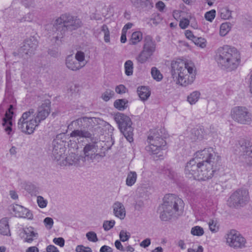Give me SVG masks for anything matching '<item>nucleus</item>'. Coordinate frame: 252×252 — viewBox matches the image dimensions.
I'll return each instance as SVG.
<instances>
[{
  "instance_id": "obj_1",
  "label": "nucleus",
  "mask_w": 252,
  "mask_h": 252,
  "mask_svg": "<svg viewBox=\"0 0 252 252\" xmlns=\"http://www.w3.org/2000/svg\"><path fill=\"white\" fill-rule=\"evenodd\" d=\"M220 157L211 147L198 151L194 158L186 164L185 174L189 178L206 181L212 178L215 169L214 164L220 160Z\"/></svg>"
},
{
  "instance_id": "obj_2",
  "label": "nucleus",
  "mask_w": 252,
  "mask_h": 252,
  "mask_svg": "<svg viewBox=\"0 0 252 252\" xmlns=\"http://www.w3.org/2000/svg\"><path fill=\"white\" fill-rule=\"evenodd\" d=\"M50 106L51 102L47 99L38 107L36 113L33 109L24 112L18 121V128L26 134H32L35 127L48 116L51 111Z\"/></svg>"
},
{
  "instance_id": "obj_3",
  "label": "nucleus",
  "mask_w": 252,
  "mask_h": 252,
  "mask_svg": "<svg viewBox=\"0 0 252 252\" xmlns=\"http://www.w3.org/2000/svg\"><path fill=\"white\" fill-rule=\"evenodd\" d=\"M215 53V60L221 69L231 71L236 69L240 64V53L234 47L223 45L218 48Z\"/></svg>"
},
{
  "instance_id": "obj_4",
  "label": "nucleus",
  "mask_w": 252,
  "mask_h": 252,
  "mask_svg": "<svg viewBox=\"0 0 252 252\" xmlns=\"http://www.w3.org/2000/svg\"><path fill=\"white\" fill-rule=\"evenodd\" d=\"M171 74L174 81L183 86H187L192 83L195 77L194 66L185 62L183 60L177 59L171 64Z\"/></svg>"
},
{
  "instance_id": "obj_5",
  "label": "nucleus",
  "mask_w": 252,
  "mask_h": 252,
  "mask_svg": "<svg viewBox=\"0 0 252 252\" xmlns=\"http://www.w3.org/2000/svg\"><path fill=\"white\" fill-rule=\"evenodd\" d=\"M99 119L95 117H83L72 121L68 128L75 129L71 132L70 137L89 138L91 141L95 142L94 135L90 130L99 123Z\"/></svg>"
},
{
  "instance_id": "obj_6",
  "label": "nucleus",
  "mask_w": 252,
  "mask_h": 252,
  "mask_svg": "<svg viewBox=\"0 0 252 252\" xmlns=\"http://www.w3.org/2000/svg\"><path fill=\"white\" fill-rule=\"evenodd\" d=\"M82 25V21L77 17L67 14H62L56 20L53 26V31L55 29L57 32L55 36L56 40L62 38L66 31L75 30Z\"/></svg>"
},
{
  "instance_id": "obj_7",
  "label": "nucleus",
  "mask_w": 252,
  "mask_h": 252,
  "mask_svg": "<svg viewBox=\"0 0 252 252\" xmlns=\"http://www.w3.org/2000/svg\"><path fill=\"white\" fill-rule=\"evenodd\" d=\"M183 206V201L179 197L173 194H166L158 209L160 219L163 221L168 220L175 212L182 210Z\"/></svg>"
},
{
  "instance_id": "obj_8",
  "label": "nucleus",
  "mask_w": 252,
  "mask_h": 252,
  "mask_svg": "<svg viewBox=\"0 0 252 252\" xmlns=\"http://www.w3.org/2000/svg\"><path fill=\"white\" fill-rule=\"evenodd\" d=\"M164 133L163 128L151 130L147 138L148 145L146 146L145 150L151 154H157L160 150L164 149L166 145Z\"/></svg>"
},
{
  "instance_id": "obj_9",
  "label": "nucleus",
  "mask_w": 252,
  "mask_h": 252,
  "mask_svg": "<svg viewBox=\"0 0 252 252\" xmlns=\"http://www.w3.org/2000/svg\"><path fill=\"white\" fill-rule=\"evenodd\" d=\"M114 120L127 140L129 142L133 141V128L131 126L132 122L130 118L123 113L118 112L114 116Z\"/></svg>"
},
{
  "instance_id": "obj_10",
  "label": "nucleus",
  "mask_w": 252,
  "mask_h": 252,
  "mask_svg": "<svg viewBox=\"0 0 252 252\" xmlns=\"http://www.w3.org/2000/svg\"><path fill=\"white\" fill-rule=\"evenodd\" d=\"M249 199V193L247 190L238 189L229 197L227 204L231 208H238L246 204Z\"/></svg>"
},
{
  "instance_id": "obj_11",
  "label": "nucleus",
  "mask_w": 252,
  "mask_h": 252,
  "mask_svg": "<svg viewBox=\"0 0 252 252\" xmlns=\"http://www.w3.org/2000/svg\"><path fill=\"white\" fill-rule=\"evenodd\" d=\"M233 119L241 124H249L252 122V115L248 109L243 106H236L231 111Z\"/></svg>"
},
{
  "instance_id": "obj_12",
  "label": "nucleus",
  "mask_w": 252,
  "mask_h": 252,
  "mask_svg": "<svg viewBox=\"0 0 252 252\" xmlns=\"http://www.w3.org/2000/svg\"><path fill=\"white\" fill-rule=\"evenodd\" d=\"M226 243L234 248H242L245 247V239L235 230H231L226 236Z\"/></svg>"
},
{
  "instance_id": "obj_13",
  "label": "nucleus",
  "mask_w": 252,
  "mask_h": 252,
  "mask_svg": "<svg viewBox=\"0 0 252 252\" xmlns=\"http://www.w3.org/2000/svg\"><path fill=\"white\" fill-rule=\"evenodd\" d=\"M52 158L54 160L59 161L64 158L65 156V152L66 150L65 147V143L61 139H60L59 136L54 139L52 143Z\"/></svg>"
},
{
  "instance_id": "obj_14",
  "label": "nucleus",
  "mask_w": 252,
  "mask_h": 252,
  "mask_svg": "<svg viewBox=\"0 0 252 252\" xmlns=\"http://www.w3.org/2000/svg\"><path fill=\"white\" fill-rule=\"evenodd\" d=\"M239 144L242 158L248 165H252V144L242 139L239 141Z\"/></svg>"
},
{
  "instance_id": "obj_15",
  "label": "nucleus",
  "mask_w": 252,
  "mask_h": 252,
  "mask_svg": "<svg viewBox=\"0 0 252 252\" xmlns=\"http://www.w3.org/2000/svg\"><path fill=\"white\" fill-rule=\"evenodd\" d=\"M37 45L38 41L35 38L31 37L24 41L20 52L26 55H31L34 53Z\"/></svg>"
},
{
  "instance_id": "obj_16",
  "label": "nucleus",
  "mask_w": 252,
  "mask_h": 252,
  "mask_svg": "<svg viewBox=\"0 0 252 252\" xmlns=\"http://www.w3.org/2000/svg\"><path fill=\"white\" fill-rule=\"evenodd\" d=\"M94 140L95 141H92V143L87 144L84 148L83 152L85 160L93 161L98 155L97 153V146L96 145L97 139L94 137Z\"/></svg>"
},
{
  "instance_id": "obj_17",
  "label": "nucleus",
  "mask_w": 252,
  "mask_h": 252,
  "mask_svg": "<svg viewBox=\"0 0 252 252\" xmlns=\"http://www.w3.org/2000/svg\"><path fill=\"white\" fill-rule=\"evenodd\" d=\"M13 109V105H10L9 107L5 113V116L3 118L2 125L4 127L5 131L8 134L10 135L12 132V118L13 112L12 111Z\"/></svg>"
},
{
  "instance_id": "obj_18",
  "label": "nucleus",
  "mask_w": 252,
  "mask_h": 252,
  "mask_svg": "<svg viewBox=\"0 0 252 252\" xmlns=\"http://www.w3.org/2000/svg\"><path fill=\"white\" fill-rule=\"evenodd\" d=\"M132 6L139 9H149L153 7L152 0H129Z\"/></svg>"
},
{
  "instance_id": "obj_19",
  "label": "nucleus",
  "mask_w": 252,
  "mask_h": 252,
  "mask_svg": "<svg viewBox=\"0 0 252 252\" xmlns=\"http://www.w3.org/2000/svg\"><path fill=\"white\" fill-rule=\"evenodd\" d=\"M156 43L153 38L150 35H147L144 39V44L143 49L146 52L150 53L152 55L156 51Z\"/></svg>"
},
{
  "instance_id": "obj_20",
  "label": "nucleus",
  "mask_w": 252,
  "mask_h": 252,
  "mask_svg": "<svg viewBox=\"0 0 252 252\" xmlns=\"http://www.w3.org/2000/svg\"><path fill=\"white\" fill-rule=\"evenodd\" d=\"M113 211L115 217L123 220L126 217V212L124 205L120 202H115L113 206Z\"/></svg>"
},
{
  "instance_id": "obj_21",
  "label": "nucleus",
  "mask_w": 252,
  "mask_h": 252,
  "mask_svg": "<svg viewBox=\"0 0 252 252\" xmlns=\"http://www.w3.org/2000/svg\"><path fill=\"white\" fill-rule=\"evenodd\" d=\"M13 210L16 216L18 217L28 218L30 220H32L33 218V215L31 211L22 206L17 205L14 207Z\"/></svg>"
},
{
  "instance_id": "obj_22",
  "label": "nucleus",
  "mask_w": 252,
  "mask_h": 252,
  "mask_svg": "<svg viewBox=\"0 0 252 252\" xmlns=\"http://www.w3.org/2000/svg\"><path fill=\"white\" fill-rule=\"evenodd\" d=\"M65 63L67 67L73 71L79 70L83 67L82 65H80L81 63L77 62L71 55L66 58Z\"/></svg>"
},
{
  "instance_id": "obj_23",
  "label": "nucleus",
  "mask_w": 252,
  "mask_h": 252,
  "mask_svg": "<svg viewBox=\"0 0 252 252\" xmlns=\"http://www.w3.org/2000/svg\"><path fill=\"white\" fill-rule=\"evenodd\" d=\"M0 234L3 235H10L8 222L6 218L0 220Z\"/></svg>"
},
{
  "instance_id": "obj_24",
  "label": "nucleus",
  "mask_w": 252,
  "mask_h": 252,
  "mask_svg": "<svg viewBox=\"0 0 252 252\" xmlns=\"http://www.w3.org/2000/svg\"><path fill=\"white\" fill-rule=\"evenodd\" d=\"M137 92L139 97L143 101L147 100L151 94L149 89L145 86L139 87Z\"/></svg>"
},
{
  "instance_id": "obj_25",
  "label": "nucleus",
  "mask_w": 252,
  "mask_h": 252,
  "mask_svg": "<svg viewBox=\"0 0 252 252\" xmlns=\"http://www.w3.org/2000/svg\"><path fill=\"white\" fill-rule=\"evenodd\" d=\"M24 232L26 235L25 241L28 243H31L33 240V238L36 237L38 235L37 233L34 232V228L32 227L25 228Z\"/></svg>"
},
{
  "instance_id": "obj_26",
  "label": "nucleus",
  "mask_w": 252,
  "mask_h": 252,
  "mask_svg": "<svg viewBox=\"0 0 252 252\" xmlns=\"http://www.w3.org/2000/svg\"><path fill=\"white\" fill-rule=\"evenodd\" d=\"M204 135L201 128L193 129L191 132V138L194 141H200L204 138Z\"/></svg>"
},
{
  "instance_id": "obj_27",
  "label": "nucleus",
  "mask_w": 252,
  "mask_h": 252,
  "mask_svg": "<svg viewBox=\"0 0 252 252\" xmlns=\"http://www.w3.org/2000/svg\"><path fill=\"white\" fill-rule=\"evenodd\" d=\"M153 55L150 53L146 52L142 49L140 54L136 58L137 62L141 63H144L148 61Z\"/></svg>"
},
{
  "instance_id": "obj_28",
  "label": "nucleus",
  "mask_w": 252,
  "mask_h": 252,
  "mask_svg": "<svg viewBox=\"0 0 252 252\" xmlns=\"http://www.w3.org/2000/svg\"><path fill=\"white\" fill-rule=\"evenodd\" d=\"M137 178V175L135 171H130L128 173L126 180V185L128 187H131L136 182Z\"/></svg>"
},
{
  "instance_id": "obj_29",
  "label": "nucleus",
  "mask_w": 252,
  "mask_h": 252,
  "mask_svg": "<svg viewBox=\"0 0 252 252\" xmlns=\"http://www.w3.org/2000/svg\"><path fill=\"white\" fill-rule=\"evenodd\" d=\"M128 101L125 99L116 100L114 102V106L120 111L126 109L127 107Z\"/></svg>"
},
{
  "instance_id": "obj_30",
  "label": "nucleus",
  "mask_w": 252,
  "mask_h": 252,
  "mask_svg": "<svg viewBox=\"0 0 252 252\" xmlns=\"http://www.w3.org/2000/svg\"><path fill=\"white\" fill-rule=\"evenodd\" d=\"M142 39V33L140 32H135L131 35L129 40V44L135 45L139 42Z\"/></svg>"
},
{
  "instance_id": "obj_31",
  "label": "nucleus",
  "mask_w": 252,
  "mask_h": 252,
  "mask_svg": "<svg viewBox=\"0 0 252 252\" xmlns=\"http://www.w3.org/2000/svg\"><path fill=\"white\" fill-rule=\"evenodd\" d=\"M64 158L65 161V164L73 165L78 163V157L73 153H71L68 156ZM63 163L64 164V162H63Z\"/></svg>"
},
{
  "instance_id": "obj_32",
  "label": "nucleus",
  "mask_w": 252,
  "mask_h": 252,
  "mask_svg": "<svg viewBox=\"0 0 252 252\" xmlns=\"http://www.w3.org/2000/svg\"><path fill=\"white\" fill-rule=\"evenodd\" d=\"M200 95L199 92L194 91L188 96V101L190 104H194L198 101Z\"/></svg>"
},
{
  "instance_id": "obj_33",
  "label": "nucleus",
  "mask_w": 252,
  "mask_h": 252,
  "mask_svg": "<svg viewBox=\"0 0 252 252\" xmlns=\"http://www.w3.org/2000/svg\"><path fill=\"white\" fill-rule=\"evenodd\" d=\"M231 28V24L230 23H222L220 26V35L222 36H224L226 35L230 30Z\"/></svg>"
},
{
  "instance_id": "obj_34",
  "label": "nucleus",
  "mask_w": 252,
  "mask_h": 252,
  "mask_svg": "<svg viewBox=\"0 0 252 252\" xmlns=\"http://www.w3.org/2000/svg\"><path fill=\"white\" fill-rule=\"evenodd\" d=\"M220 13L222 19H228L231 17V11L227 7L220 8Z\"/></svg>"
},
{
  "instance_id": "obj_35",
  "label": "nucleus",
  "mask_w": 252,
  "mask_h": 252,
  "mask_svg": "<svg viewBox=\"0 0 252 252\" xmlns=\"http://www.w3.org/2000/svg\"><path fill=\"white\" fill-rule=\"evenodd\" d=\"M125 73L127 76L131 75L133 73V64L131 60H127L125 63Z\"/></svg>"
},
{
  "instance_id": "obj_36",
  "label": "nucleus",
  "mask_w": 252,
  "mask_h": 252,
  "mask_svg": "<svg viewBox=\"0 0 252 252\" xmlns=\"http://www.w3.org/2000/svg\"><path fill=\"white\" fill-rule=\"evenodd\" d=\"M76 59L77 62H79L81 65H82V67H84L86 64V62L85 61V54L84 52L82 51H77L75 54V58Z\"/></svg>"
},
{
  "instance_id": "obj_37",
  "label": "nucleus",
  "mask_w": 252,
  "mask_h": 252,
  "mask_svg": "<svg viewBox=\"0 0 252 252\" xmlns=\"http://www.w3.org/2000/svg\"><path fill=\"white\" fill-rule=\"evenodd\" d=\"M151 75L154 79L159 81L162 79V75L157 67H153L151 69Z\"/></svg>"
},
{
  "instance_id": "obj_38",
  "label": "nucleus",
  "mask_w": 252,
  "mask_h": 252,
  "mask_svg": "<svg viewBox=\"0 0 252 252\" xmlns=\"http://www.w3.org/2000/svg\"><path fill=\"white\" fill-rule=\"evenodd\" d=\"M115 94L114 92L110 89H107L102 94L101 98L105 101H108L112 98Z\"/></svg>"
},
{
  "instance_id": "obj_39",
  "label": "nucleus",
  "mask_w": 252,
  "mask_h": 252,
  "mask_svg": "<svg viewBox=\"0 0 252 252\" xmlns=\"http://www.w3.org/2000/svg\"><path fill=\"white\" fill-rule=\"evenodd\" d=\"M25 189L32 195H35L38 192L37 187L32 183H28L25 185Z\"/></svg>"
},
{
  "instance_id": "obj_40",
  "label": "nucleus",
  "mask_w": 252,
  "mask_h": 252,
  "mask_svg": "<svg viewBox=\"0 0 252 252\" xmlns=\"http://www.w3.org/2000/svg\"><path fill=\"white\" fill-rule=\"evenodd\" d=\"M191 233L193 235L201 236L204 234V230L201 227L196 226L191 228Z\"/></svg>"
},
{
  "instance_id": "obj_41",
  "label": "nucleus",
  "mask_w": 252,
  "mask_h": 252,
  "mask_svg": "<svg viewBox=\"0 0 252 252\" xmlns=\"http://www.w3.org/2000/svg\"><path fill=\"white\" fill-rule=\"evenodd\" d=\"M115 224L114 220H105L103 223V227L105 231H108L113 228Z\"/></svg>"
},
{
  "instance_id": "obj_42",
  "label": "nucleus",
  "mask_w": 252,
  "mask_h": 252,
  "mask_svg": "<svg viewBox=\"0 0 252 252\" xmlns=\"http://www.w3.org/2000/svg\"><path fill=\"white\" fill-rule=\"evenodd\" d=\"M210 230L212 232H216L219 230V225L216 220H210L208 223Z\"/></svg>"
},
{
  "instance_id": "obj_43",
  "label": "nucleus",
  "mask_w": 252,
  "mask_h": 252,
  "mask_svg": "<svg viewBox=\"0 0 252 252\" xmlns=\"http://www.w3.org/2000/svg\"><path fill=\"white\" fill-rule=\"evenodd\" d=\"M22 3L25 7L28 8H32L36 6V1L35 0H24Z\"/></svg>"
},
{
  "instance_id": "obj_44",
  "label": "nucleus",
  "mask_w": 252,
  "mask_h": 252,
  "mask_svg": "<svg viewBox=\"0 0 252 252\" xmlns=\"http://www.w3.org/2000/svg\"><path fill=\"white\" fill-rule=\"evenodd\" d=\"M119 237L121 241L126 242L128 240L130 237V235L129 233L122 230L120 232Z\"/></svg>"
},
{
  "instance_id": "obj_45",
  "label": "nucleus",
  "mask_w": 252,
  "mask_h": 252,
  "mask_svg": "<svg viewBox=\"0 0 252 252\" xmlns=\"http://www.w3.org/2000/svg\"><path fill=\"white\" fill-rule=\"evenodd\" d=\"M86 237L91 242H96L98 241L96 234L93 231H89L86 234Z\"/></svg>"
},
{
  "instance_id": "obj_46",
  "label": "nucleus",
  "mask_w": 252,
  "mask_h": 252,
  "mask_svg": "<svg viewBox=\"0 0 252 252\" xmlns=\"http://www.w3.org/2000/svg\"><path fill=\"white\" fill-rule=\"evenodd\" d=\"M215 16L216 11L213 9L205 13V18L207 21L212 22L214 19Z\"/></svg>"
},
{
  "instance_id": "obj_47",
  "label": "nucleus",
  "mask_w": 252,
  "mask_h": 252,
  "mask_svg": "<svg viewBox=\"0 0 252 252\" xmlns=\"http://www.w3.org/2000/svg\"><path fill=\"white\" fill-rule=\"evenodd\" d=\"M44 224L48 229H50L52 228L54 224V221L52 218L50 217H46L43 220Z\"/></svg>"
},
{
  "instance_id": "obj_48",
  "label": "nucleus",
  "mask_w": 252,
  "mask_h": 252,
  "mask_svg": "<svg viewBox=\"0 0 252 252\" xmlns=\"http://www.w3.org/2000/svg\"><path fill=\"white\" fill-rule=\"evenodd\" d=\"M37 202L39 207L41 208H44L46 207L47 201L44 199L41 196H38L37 197Z\"/></svg>"
},
{
  "instance_id": "obj_49",
  "label": "nucleus",
  "mask_w": 252,
  "mask_h": 252,
  "mask_svg": "<svg viewBox=\"0 0 252 252\" xmlns=\"http://www.w3.org/2000/svg\"><path fill=\"white\" fill-rule=\"evenodd\" d=\"M75 251L77 252H92L89 247H85L83 245H78L76 247Z\"/></svg>"
},
{
  "instance_id": "obj_50",
  "label": "nucleus",
  "mask_w": 252,
  "mask_h": 252,
  "mask_svg": "<svg viewBox=\"0 0 252 252\" xmlns=\"http://www.w3.org/2000/svg\"><path fill=\"white\" fill-rule=\"evenodd\" d=\"M193 41L196 45H199L202 48L206 46V43L204 38L196 37L195 39L193 40Z\"/></svg>"
},
{
  "instance_id": "obj_51",
  "label": "nucleus",
  "mask_w": 252,
  "mask_h": 252,
  "mask_svg": "<svg viewBox=\"0 0 252 252\" xmlns=\"http://www.w3.org/2000/svg\"><path fill=\"white\" fill-rule=\"evenodd\" d=\"M189 24V21L186 18L182 19L180 21L179 26L182 29H186Z\"/></svg>"
},
{
  "instance_id": "obj_52",
  "label": "nucleus",
  "mask_w": 252,
  "mask_h": 252,
  "mask_svg": "<svg viewBox=\"0 0 252 252\" xmlns=\"http://www.w3.org/2000/svg\"><path fill=\"white\" fill-rule=\"evenodd\" d=\"M53 242L59 246L63 247L64 245V240L62 237L55 238Z\"/></svg>"
},
{
  "instance_id": "obj_53",
  "label": "nucleus",
  "mask_w": 252,
  "mask_h": 252,
  "mask_svg": "<svg viewBox=\"0 0 252 252\" xmlns=\"http://www.w3.org/2000/svg\"><path fill=\"white\" fill-rule=\"evenodd\" d=\"M126 88L123 85L117 86L115 88V91L119 94H122L126 93Z\"/></svg>"
},
{
  "instance_id": "obj_54",
  "label": "nucleus",
  "mask_w": 252,
  "mask_h": 252,
  "mask_svg": "<svg viewBox=\"0 0 252 252\" xmlns=\"http://www.w3.org/2000/svg\"><path fill=\"white\" fill-rule=\"evenodd\" d=\"M165 176L170 179H173L175 176V172L171 169H167L165 170Z\"/></svg>"
},
{
  "instance_id": "obj_55",
  "label": "nucleus",
  "mask_w": 252,
  "mask_h": 252,
  "mask_svg": "<svg viewBox=\"0 0 252 252\" xmlns=\"http://www.w3.org/2000/svg\"><path fill=\"white\" fill-rule=\"evenodd\" d=\"M115 246L116 248L119 251H120L121 252L125 251V249L123 246L121 242L119 240H117L115 241Z\"/></svg>"
},
{
  "instance_id": "obj_56",
  "label": "nucleus",
  "mask_w": 252,
  "mask_h": 252,
  "mask_svg": "<svg viewBox=\"0 0 252 252\" xmlns=\"http://www.w3.org/2000/svg\"><path fill=\"white\" fill-rule=\"evenodd\" d=\"M151 244V240L149 238H147L141 242L140 246L143 248L148 247Z\"/></svg>"
},
{
  "instance_id": "obj_57",
  "label": "nucleus",
  "mask_w": 252,
  "mask_h": 252,
  "mask_svg": "<svg viewBox=\"0 0 252 252\" xmlns=\"http://www.w3.org/2000/svg\"><path fill=\"white\" fill-rule=\"evenodd\" d=\"M113 249L109 246L104 245L102 246L99 252H113Z\"/></svg>"
},
{
  "instance_id": "obj_58",
  "label": "nucleus",
  "mask_w": 252,
  "mask_h": 252,
  "mask_svg": "<svg viewBox=\"0 0 252 252\" xmlns=\"http://www.w3.org/2000/svg\"><path fill=\"white\" fill-rule=\"evenodd\" d=\"M47 252H59L58 249L54 245H49L46 248Z\"/></svg>"
},
{
  "instance_id": "obj_59",
  "label": "nucleus",
  "mask_w": 252,
  "mask_h": 252,
  "mask_svg": "<svg viewBox=\"0 0 252 252\" xmlns=\"http://www.w3.org/2000/svg\"><path fill=\"white\" fill-rule=\"evenodd\" d=\"M185 35L186 37L189 38V39L192 40L193 41L194 39H195L196 37H195L192 32L189 30H187L186 31Z\"/></svg>"
},
{
  "instance_id": "obj_60",
  "label": "nucleus",
  "mask_w": 252,
  "mask_h": 252,
  "mask_svg": "<svg viewBox=\"0 0 252 252\" xmlns=\"http://www.w3.org/2000/svg\"><path fill=\"white\" fill-rule=\"evenodd\" d=\"M156 6L157 8L161 11L163 10L165 4L162 1H159L157 3Z\"/></svg>"
},
{
  "instance_id": "obj_61",
  "label": "nucleus",
  "mask_w": 252,
  "mask_h": 252,
  "mask_svg": "<svg viewBox=\"0 0 252 252\" xmlns=\"http://www.w3.org/2000/svg\"><path fill=\"white\" fill-rule=\"evenodd\" d=\"M9 195L11 198L13 199H17L18 198L17 193L14 190H10L9 192Z\"/></svg>"
},
{
  "instance_id": "obj_62",
  "label": "nucleus",
  "mask_w": 252,
  "mask_h": 252,
  "mask_svg": "<svg viewBox=\"0 0 252 252\" xmlns=\"http://www.w3.org/2000/svg\"><path fill=\"white\" fill-rule=\"evenodd\" d=\"M126 41V32L125 31H122L121 36V42L124 43Z\"/></svg>"
},
{
  "instance_id": "obj_63",
  "label": "nucleus",
  "mask_w": 252,
  "mask_h": 252,
  "mask_svg": "<svg viewBox=\"0 0 252 252\" xmlns=\"http://www.w3.org/2000/svg\"><path fill=\"white\" fill-rule=\"evenodd\" d=\"M26 252H39V250L37 247L33 246L28 248Z\"/></svg>"
},
{
  "instance_id": "obj_64",
  "label": "nucleus",
  "mask_w": 252,
  "mask_h": 252,
  "mask_svg": "<svg viewBox=\"0 0 252 252\" xmlns=\"http://www.w3.org/2000/svg\"><path fill=\"white\" fill-rule=\"evenodd\" d=\"M132 26H133V24L131 23H127L124 26V27L122 30V31H125L126 32L127 30L131 29L132 28Z\"/></svg>"
}]
</instances>
